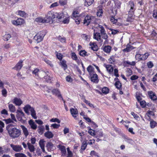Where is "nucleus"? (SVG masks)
Segmentation results:
<instances>
[{"label":"nucleus","mask_w":157,"mask_h":157,"mask_svg":"<svg viewBox=\"0 0 157 157\" xmlns=\"http://www.w3.org/2000/svg\"><path fill=\"white\" fill-rule=\"evenodd\" d=\"M64 14L63 13H54L49 11L46 15L45 19L46 23L52 24L53 22V19L57 18L59 20H60L64 17Z\"/></svg>","instance_id":"1"},{"label":"nucleus","mask_w":157,"mask_h":157,"mask_svg":"<svg viewBox=\"0 0 157 157\" xmlns=\"http://www.w3.org/2000/svg\"><path fill=\"white\" fill-rule=\"evenodd\" d=\"M6 128L10 136L12 138H17L21 135V131L20 129L15 127H10L9 126H7Z\"/></svg>","instance_id":"2"},{"label":"nucleus","mask_w":157,"mask_h":157,"mask_svg":"<svg viewBox=\"0 0 157 157\" xmlns=\"http://www.w3.org/2000/svg\"><path fill=\"white\" fill-rule=\"evenodd\" d=\"M95 29H94V39L100 42H103V40L101 38V37L105 40L107 39L108 36L105 33V30H102L100 32V33L98 32H95Z\"/></svg>","instance_id":"3"},{"label":"nucleus","mask_w":157,"mask_h":157,"mask_svg":"<svg viewBox=\"0 0 157 157\" xmlns=\"http://www.w3.org/2000/svg\"><path fill=\"white\" fill-rule=\"evenodd\" d=\"M129 6L130 7V9L128 11V17L127 21L131 22L132 21L133 19L134 18V12L135 10L134 8V3L132 1H130L129 2Z\"/></svg>","instance_id":"4"},{"label":"nucleus","mask_w":157,"mask_h":157,"mask_svg":"<svg viewBox=\"0 0 157 157\" xmlns=\"http://www.w3.org/2000/svg\"><path fill=\"white\" fill-rule=\"evenodd\" d=\"M24 109L26 113H28L29 110L30 111L32 117L35 119L37 118V117L36 115V112L33 108L31 107L29 105H27L24 107Z\"/></svg>","instance_id":"5"},{"label":"nucleus","mask_w":157,"mask_h":157,"mask_svg":"<svg viewBox=\"0 0 157 157\" xmlns=\"http://www.w3.org/2000/svg\"><path fill=\"white\" fill-rule=\"evenodd\" d=\"M45 35V33L44 31H41L37 33L34 37V39L37 42L39 43L42 41Z\"/></svg>","instance_id":"6"},{"label":"nucleus","mask_w":157,"mask_h":157,"mask_svg":"<svg viewBox=\"0 0 157 157\" xmlns=\"http://www.w3.org/2000/svg\"><path fill=\"white\" fill-rule=\"evenodd\" d=\"M95 19V18L94 16H87L84 18L83 23L88 25L90 23H92L93 21Z\"/></svg>","instance_id":"7"},{"label":"nucleus","mask_w":157,"mask_h":157,"mask_svg":"<svg viewBox=\"0 0 157 157\" xmlns=\"http://www.w3.org/2000/svg\"><path fill=\"white\" fill-rule=\"evenodd\" d=\"M45 72L42 71H40L39 69L36 68L32 71V74L35 75V76L41 77L42 76L41 74L44 75Z\"/></svg>","instance_id":"8"},{"label":"nucleus","mask_w":157,"mask_h":157,"mask_svg":"<svg viewBox=\"0 0 157 157\" xmlns=\"http://www.w3.org/2000/svg\"><path fill=\"white\" fill-rule=\"evenodd\" d=\"M52 92L53 95L57 96L59 98L61 99L62 100L64 101V102H65V101H64L63 99L60 94V92L58 89H53L52 90Z\"/></svg>","instance_id":"9"},{"label":"nucleus","mask_w":157,"mask_h":157,"mask_svg":"<svg viewBox=\"0 0 157 157\" xmlns=\"http://www.w3.org/2000/svg\"><path fill=\"white\" fill-rule=\"evenodd\" d=\"M23 60H21L15 65L13 69L17 71H19L23 67Z\"/></svg>","instance_id":"10"},{"label":"nucleus","mask_w":157,"mask_h":157,"mask_svg":"<svg viewBox=\"0 0 157 157\" xmlns=\"http://www.w3.org/2000/svg\"><path fill=\"white\" fill-rule=\"evenodd\" d=\"M10 146L13 150L16 152H20L23 149L21 146L19 145H15L11 144H10Z\"/></svg>","instance_id":"11"},{"label":"nucleus","mask_w":157,"mask_h":157,"mask_svg":"<svg viewBox=\"0 0 157 157\" xmlns=\"http://www.w3.org/2000/svg\"><path fill=\"white\" fill-rule=\"evenodd\" d=\"M70 112L72 117L75 118H76L78 114V111L77 109L71 108L70 109Z\"/></svg>","instance_id":"12"},{"label":"nucleus","mask_w":157,"mask_h":157,"mask_svg":"<svg viewBox=\"0 0 157 157\" xmlns=\"http://www.w3.org/2000/svg\"><path fill=\"white\" fill-rule=\"evenodd\" d=\"M148 94L149 97L152 100L155 101L157 99V97L153 91H149L148 92Z\"/></svg>","instance_id":"13"},{"label":"nucleus","mask_w":157,"mask_h":157,"mask_svg":"<svg viewBox=\"0 0 157 157\" xmlns=\"http://www.w3.org/2000/svg\"><path fill=\"white\" fill-rule=\"evenodd\" d=\"M91 76L90 79L92 82L95 83H98V76L96 74L94 73Z\"/></svg>","instance_id":"14"},{"label":"nucleus","mask_w":157,"mask_h":157,"mask_svg":"<svg viewBox=\"0 0 157 157\" xmlns=\"http://www.w3.org/2000/svg\"><path fill=\"white\" fill-rule=\"evenodd\" d=\"M24 22V20L21 18H18L16 20H13L12 22L14 25H19L22 24Z\"/></svg>","instance_id":"15"},{"label":"nucleus","mask_w":157,"mask_h":157,"mask_svg":"<svg viewBox=\"0 0 157 157\" xmlns=\"http://www.w3.org/2000/svg\"><path fill=\"white\" fill-rule=\"evenodd\" d=\"M57 147L61 151L62 155L63 156H65L66 154V151L65 147L61 144H59L57 146Z\"/></svg>","instance_id":"16"},{"label":"nucleus","mask_w":157,"mask_h":157,"mask_svg":"<svg viewBox=\"0 0 157 157\" xmlns=\"http://www.w3.org/2000/svg\"><path fill=\"white\" fill-rule=\"evenodd\" d=\"M13 102L16 105L20 106L22 104V101L20 99L17 98H15Z\"/></svg>","instance_id":"17"},{"label":"nucleus","mask_w":157,"mask_h":157,"mask_svg":"<svg viewBox=\"0 0 157 157\" xmlns=\"http://www.w3.org/2000/svg\"><path fill=\"white\" fill-rule=\"evenodd\" d=\"M22 129L23 133L25 136L26 137L29 135V132L27 128L24 125H21L20 126Z\"/></svg>","instance_id":"18"},{"label":"nucleus","mask_w":157,"mask_h":157,"mask_svg":"<svg viewBox=\"0 0 157 157\" xmlns=\"http://www.w3.org/2000/svg\"><path fill=\"white\" fill-rule=\"evenodd\" d=\"M29 124L32 129L36 130V129L37 127V125L33 120H30L29 121Z\"/></svg>","instance_id":"19"},{"label":"nucleus","mask_w":157,"mask_h":157,"mask_svg":"<svg viewBox=\"0 0 157 157\" xmlns=\"http://www.w3.org/2000/svg\"><path fill=\"white\" fill-rule=\"evenodd\" d=\"M94 68L91 65H89L87 68V70L88 71L89 74L90 76L91 75L94 74Z\"/></svg>","instance_id":"20"},{"label":"nucleus","mask_w":157,"mask_h":157,"mask_svg":"<svg viewBox=\"0 0 157 157\" xmlns=\"http://www.w3.org/2000/svg\"><path fill=\"white\" fill-rule=\"evenodd\" d=\"M90 46L91 48L94 51H97L98 50V47L96 43H90Z\"/></svg>","instance_id":"21"},{"label":"nucleus","mask_w":157,"mask_h":157,"mask_svg":"<svg viewBox=\"0 0 157 157\" xmlns=\"http://www.w3.org/2000/svg\"><path fill=\"white\" fill-rule=\"evenodd\" d=\"M44 135L45 137L49 139L52 138L54 136L53 134L51 132L49 131L45 133Z\"/></svg>","instance_id":"22"},{"label":"nucleus","mask_w":157,"mask_h":157,"mask_svg":"<svg viewBox=\"0 0 157 157\" xmlns=\"http://www.w3.org/2000/svg\"><path fill=\"white\" fill-rule=\"evenodd\" d=\"M105 67L109 73L111 74L113 72V68L111 65L109 64L106 65H105Z\"/></svg>","instance_id":"23"},{"label":"nucleus","mask_w":157,"mask_h":157,"mask_svg":"<svg viewBox=\"0 0 157 157\" xmlns=\"http://www.w3.org/2000/svg\"><path fill=\"white\" fill-rule=\"evenodd\" d=\"M35 21L39 23H46L45 18H44L41 17H39L36 18Z\"/></svg>","instance_id":"24"},{"label":"nucleus","mask_w":157,"mask_h":157,"mask_svg":"<svg viewBox=\"0 0 157 157\" xmlns=\"http://www.w3.org/2000/svg\"><path fill=\"white\" fill-rule=\"evenodd\" d=\"M44 142L45 141L44 140L42 139L40 140L39 142V145L41 149H42V151L44 152L45 151L44 149Z\"/></svg>","instance_id":"25"},{"label":"nucleus","mask_w":157,"mask_h":157,"mask_svg":"<svg viewBox=\"0 0 157 157\" xmlns=\"http://www.w3.org/2000/svg\"><path fill=\"white\" fill-rule=\"evenodd\" d=\"M44 126L39 125L38 127L37 131L39 134L42 135L44 132Z\"/></svg>","instance_id":"26"},{"label":"nucleus","mask_w":157,"mask_h":157,"mask_svg":"<svg viewBox=\"0 0 157 157\" xmlns=\"http://www.w3.org/2000/svg\"><path fill=\"white\" fill-rule=\"evenodd\" d=\"M113 1L114 2L115 8H117L118 9H120L121 4V1L119 0H114Z\"/></svg>","instance_id":"27"},{"label":"nucleus","mask_w":157,"mask_h":157,"mask_svg":"<svg viewBox=\"0 0 157 157\" xmlns=\"http://www.w3.org/2000/svg\"><path fill=\"white\" fill-rule=\"evenodd\" d=\"M134 48H135L134 47L131 45H127L126 48L124 49L123 51L124 52H128L134 49Z\"/></svg>","instance_id":"28"},{"label":"nucleus","mask_w":157,"mask_h":157,"mask_svg":"<svg viewBox=\"0 0 157 157\" xmlns=\"http://www.w3.org/2000/svg\"><path fill=\"white\" fill-rule=\"evenodd\" d=\"M111 47L109 45L105 46L103 48V50L105 52L109 53L111 50Z\"/></svg>","instance_id":"29"},{"label":"nucleus","mask_w":157,"mask_h":157,"mask_svg":"<svg viewBox=\"0 0 157 157\" xmlns=\"http://www.w3.org/2000/svg\"><path fill=\"white\" fill-rule=\"evenodd\" d=\"M9 149L8 148H5L0 147V155H2L4 152H7Z\"/></svg>","instance_id":"30"},{"label":"nucleus","mask_w":157,"mask_h":157,"mask_svg":"<svg viewBox=\"0 0 157 157\" xmlns=\"http://www.w3.org/2000/svg\"><path fill=\"white\" fill-rule=\"evenodd\" d=\"M27 145L28 146V147L30 151L31 152H33L35 150V148L33 145L29 143H27Z\"/></svg>","instance_id":"31"},{"label":"nucleus","mask_w":157,"mask_h":157,"mask_svg":"<svg viewBox=\"0 0 157 157\" xmlns=\"http://www.w3.org/2000/svg\"><path fill=\"white\" fill-rule=\"evenodd\" d=\"M57 39L61 43H66V39L65 37L59 36L57 37Z\"/></svg>","instance_id":"32"},{"label":"nucleus","mask_w":157,"mask_h":157,"mask_svg":"<svg viewBox=\"0 0 157 157\" xmlns=\"http://www.w3.org/2000/svg\"><path fill=\"white\" fill-rule=\"evenodd\" d=\"M8 107L10 112L13 113L16 111L15 107L12 104H9Z\"/></svg>","instance_id":"33"},{"label":"nucleus","mask_w":157,"mask_h":157,"mask_svg":"<svg viewBox=\"0 0 157 157\" xmlns=\"http://www.w3.org/2000/svg\"><path fill=\"white\" fill-rule=\"evenodd\" d=\"M61 65L63 68L64 70H65L67 67V65L66 64V61L63 60L60 62Z\"/></svg>","instance_id":"34"},{"label":"nucleus","mask_w":157,"mask_h":157,"mask_svg":"<svg viewBox=\"0 0 157 157\" xmlns=\"http://www.w3.org/2000/svg\"><path fill=\"white\" fill-rule=\"evenodd\" d=\"M18 14L20 16L24 17H26L27 15V14L25 11L21 10L18 11Z\"/></svg>","instance_id":"35"},{"label":"nucleus","mask_w":157,"mask_h":157,"mask_svg":"<svg viewBox=\"0 0 157 157\" xmlns=\"http://www.w3.org/2000/svg\"><path fill=\"white\" fill-rule=\"evenodd\" d=\"M22 116L21 115L20 116L18 114L17 115V118L19 121H20L22 123H25L26 121V120L22 119Z\"/></svg>","instance_id":"36"},{"label":"nucleus","mask_w":157,"mask_h":157,"mask_svg":"<svg viewBox=\"0 0 157 157\" xmlns=\"http://www.w3.org/2000/svg\"><path fill=\"white\" fill-rule=\"evenodd\" d=\"M150 126L151 128H153L157 126V123L152 119L150 121Z\"/></svg>","instance_id":"37"},{"label":"nucleus","mask_w":157,"mask_h":157,"mask_svg":"<svg viewBox=\"0 0 157 157\" xmlns=\"http://www.w3.org/2000/svg\"><path fill=\"white\" fill-rule=\"evenodd\" d=\"M85 5L88 6L91 5L93 2L94 0H85Z\"/></svg>","instance_id":"38"},{"label":"nucleus","mask_w":157,"mask_h":157,"mask_svg":"<svg viewBox=\"0 0 157 157\" xmlns=\"http://www.w3.org/2000/svg\"><path fill=\"white\" fill-rule=\"evenodd\" d=\"M52 78V77L48 75H47L44 77V79H45V81L48 83L51 82Z\"/></svg>","instance_id":"39"},{"label":"nucleus","mask_w":157,"mask_h":157,"mask_svg":"<svg viewBox=\"0 0 157 157\" xmlns=\"http://www.w3.org/2000/svg\"><path fill=\"white\" fill-rule=\"evenodd\" d=\"M48 150H51L52 148L53 145L51 142H48L46 146Z\"/></svg>","instance_id":"40"},{"label":"nucleus","mask_w":157,"mask_h":157,"mask_svg":"<svg viewBox=\"0 0 157 157\" xmlns=\"http://www.w3.org/2000/svg\"><path fill=\"white\" fill-rule=\"evenodd\" d=\"M11 35L9 34H6L3 37V39L5 41H8L11 38Z\"/></svg>","instance_id":"41"},{"label":"nucleus","mask_w":157,"mask_h":157,"mask_svg":"<svg viewBox=\"0 0 157 157\" xmlns=\"http://www.w3.org/2000/svg\"><path fill=\"white\" fill-rule=\"evenodd\" d=\"M85 50H81L79 52V54L80 56H82L85 57L86 56H88V55L87 54Z\"/></svg>","instance_id":"42"},{"label":"nucleus","mask_w":157,"mask_h":157,"mask_svg":"<svg viewBox=\"0 0 157 157\" xmlns=\"http://www.w3.org/2000/svg\"><path fill=\"white\" fill-rule=\"evenodd\" d=\"M87 145V144L86 141H83L82 143V145L81 146V150H84L86 149Z\"/></svg>","instance_id":"43"},{"label":"nucleus","mask_w":157,"mask_h":157,"mask_svg":"<svg viewBox=\"0 0 157 157\" xmlns=\"http://www.w3.org/2000/svg\"><path fill=\"white\" fill-rule=\"evenodd\" d=\"M15 157H27L24 154L21 153H18L15 154Z\"/></svg>","instance_id":"44"},{"label":"nucleus","mask_w":157,"mask_h":157,"mask_svg":"<svg viewBox=\"0 0 157 157\" xmlns=\"http://www.w3.org/2000/svg\"><path fill=\"white\" fill-rule=\"evenodd\" d=\"M109 89L106 87H104L102 89V92L105 94H107L109 92Z\"/></svg>","instance_id":"45"},{"label":"nucleus","mask_w":157,"mask_h":157,"mask_svg":"<svg viewBox=\"0 0 157 157\" xmlns=\"http://www.w3.org/2000/svg\"><path fill=\"white\" fill-rule=\"evenodd\" d=\"M109 63L111 64L113 63L115 61V57L114 56H112L110 57L109 59Z\"/></svg>","instance_id":"46"},{"label":"nucleus","mask_w":157,"mask_h":157,"mask_svg":"<svg viewBox=\"0 0 157 157\" xmlns=\"http://www.w3.org/2000/svg\"><path fill=\"white\" fill-rule=\"evenodd\" d=\"M131 114L133 116L134 118L137 120H139L140 118L139 116L136 114H135L133 112H132L131 113Z\"/></svg>","instance_id":"47"},{"label":"nucleus","mask_w":157,"mask_h":157,"mask_svg":"<svg viewBox=\"0 0 157 157\" xmlns=\"http://www.w3.org/2000/svg\"><path fill=\"white\" fill-rule=\"evenodd\" d=\"M116 87L118 89H120L121 86V84L120 82L118 81L116 82L115 83Z\"/></svg>","instance_id":"48"},{"label":"nucleus","mask_w":157,"mask_h":157,"mask_svg":"<svg viewBox=\"0 0 157 157\" xmlns=\"http://www.w3.org/2000/svg\"><path fill=\"white\" fill-rule=\"evenodd\" d=\"M149 55V54L148 53H146L144 55H142V60H145L146 59Z\"/></svg>","instance_id":"49"},{"label":"nucleus","mask_w":157,"mask_h":157,"mask_svg":"<svg viewBox=\"0 0 157 157\" xmlns=\"http://www.w3.org/2000/svg\"><path fill=\"white\" fill-rule=\"evenodd\" d=\"M4 127V123L0 121V132H2L3 131L2 128Z\"/></svg>","instance_id":"50"},{"label":"nucleus","mask_w":157,"mask_h":157,"mask_svg":"<svg viewBox=\"0 0 157 157\" xmlns=\"http://www.w3.org/2000/svg\"><path fill=\"white\" fill-rule=\"evenodd\" d=\"M126 72V75L128 76L131 75L132 74V70L129 68H127Z\"/></svg>","instance_id":"51"},{"label":"nucleus","mask_w":157,"mask_h":157,"mask_svg":"<svg viewBox=\"0 0 157 157\" xmlns=\"http://www.w3.org/2000/svg\"><path fill=\"white\" fill-rule=\"evenodd\" d=\"M61 19L59 20L60 21H62V22L64 24H67L69 23V17H66L63 20H60Z\"/></svg>","instance_id":"52"},{"label":"nucleus","mask_w":157,"mask_h":157,"mask_svg":"<svg viewBox=\"0 0 157 157\" xmlns=\"http://www.w3.org/2000/svg\"><path fill=\"white\" fill-rule=\"evenodd\" d=\"M110 21L113 24H116L117 22V19H116L113 17H112L110 19Z\"/></svg>","instance_id":"53"},{"label":"nucleus","mask_w":157,"mask_h":157,"mask_svg":"<svg viewBox=\"0 0 157 157\" xmlns=\"http://www.w3.org/2000/svg\"><path fill=\"white\" fill-rule=\"evenodd\" d=\"M2 94L3 96L6 97L7 96V91L4 88H2Z\"/></svg>","instance_id":"54"},{"label":"nucleus","mask_w":157,"mask_h":157,"mask_svg":"<svg viewBox=\"0 0 157 157\" xmlns=\"http://www.w3.org/2000/svg\"><path fill=\"white\" fill-rule=\"evenodd\" d=\"M142 55H141L140 54H137L135 56V58L136 59L138 60H142Z\"/></svg>","instance_id":"55"},{"label":"nucleus","mask_w":157,"mask_h":157,"mask_svg":"<svg viewBox=\"0 0 157 157\" xmlns=\"http://www.w3.org/2000/svg\"><path fill=\"white\" fill-rule=\"evenodd\" d=\"M4 121L6 124H8L11 123H14V121H13V120L10 118H9L7 119H4Z\"/></svg>","instance_id":"56"},{"label":"nucleus","mask_w":157,"mask_h":157,"mask_svg":"<svg viewBox=\"0 0 157 157\" xmlns=\"http://www.w3.org/2000/svg\"><path fill=\"white\" fill-rule=\"evenodd\" d=\"M103 10L102 9H99L98 10L97 13V15L98 16L100 17L101 16L102 14L103 13Z\"/></svg>","instance_id":"57"},{"label":"nucleus","mask_w":157,"mask_h":157,"mask_svg":"<svg viewBox=\"0 0 157 157\" xmlns=\"http://www.w3.org/2000/svg\"><path fill=\"white\" fill-rule=\"evenodd\" d=\"M90 155L91 156L94 155L97 157H99V155L98 154V153H96L94 151H91Z\"/></svg>","instance_id":"58"},{"label":"nucleus","mask_w":157,"mask_h":157,"mask_svg":"<svg viewBox=\"0 0 157 157\" xmlns=\"http://www.w3.org/2000/svg\"><path fill=\"white\" fill-rule=\"evenodd\" d=\"M66 81L68 82H71L73 81L72 78L69 75L67 76L66 77Z\"/></svg>","instance_id":"59"},{"label":"nucleus","mask_w":157,"mask_h":157,"mask_svg":"<svg viewBox=\"0 0 157 157\" xmlns=\"http://www.w3.org/2000/svg\"><path fill=\"white\" fill-rule=\"evenodd\" d=\"M59 2L60 5L62 6L65 5L67 3V0H60Z\"/></svg>","instance_id":"60"},{"label":"nucleus","mask_w":157,"mask_h":157,"mask_svg":"<svg viewBox=\"0 0 157 157\" xmlns=\"http://www.w3.org/2000/svg\"><path fill=\"white\" fill-rule=\"evenodd\" d=\"M79 14V13L77 11H75L73 12L72 16L76 18L78 17V15Z\"/></svg>","instance_id":"61"},{"label":"nucleus","mask_w":157,"mask_h":157,"mask_svg":"<svg viewBox=\"0 0 157 157\" xmlns=\"http://www.w3.org/2000/svg\"><path fill=\"white\" fill-rule=\"evenodd\" d=\"M50 121L52 122H57L58 123H59L60 122V121L57 118H52L50 120Z\"/></svg>","instance_id":"62"},{"label":"nucleus","mask_w":157,"mask_h":157,"mask_svg":"<svg viewBox=\"0 0 157 157\" xmlns=\"http://www.w3.org/2000/svg\"><path fill=\"white\" fill-rule=\"evenodd\" d=\"M71 58L74 60H76L77 59V57L74 52L71 53Z\"/></svg>","instance_id":"63"},{"label":"nucleus","mask_w":157,"mask_h":157,"mask_svg":"<svg viewBox=\"0 0 157 157\" xmlns=\"http://www.w3.org/2000/svg\"><path fill=\"white\" fill-rule=\"evenodd\" d=\"M139 102L140 103L141 106L142 107L144 108L146 107V103L145 101H140Z\"/></svg>","instance_id":"64"}]
</instances>
